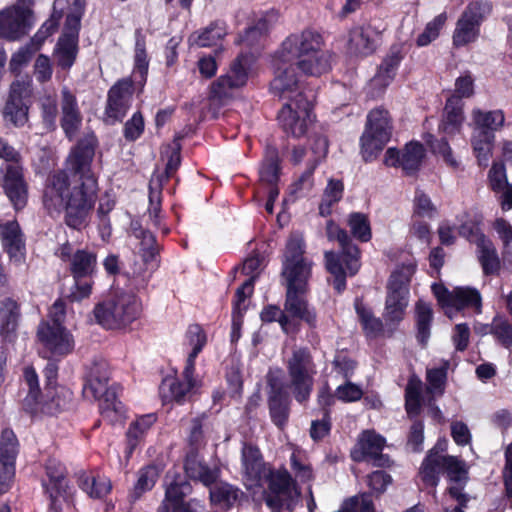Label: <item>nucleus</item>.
Returning <instances> with one entry per match:
<instances>
[{
  "mask_svg": "<svg viewBox=\"0 0 512 512\" xmlns=\"http://www.w3.org/2000/svg\"><path fill=\"white\" fill-rule=\"evenodd\" d=\"M288 383L285 385L300 404L307 402L313 391L316 365L308 348H295L285 360Z\"/></svg>",
  "mask_w": 512,
  "mask_h": 512,
  "instance_id": "39448f33",
  "label": "nucleus"
},
{
  "mask_svg": "<svg viewBox=\"0 0 512 512\" xmlns=\"http://www.w3.org/2000/svg\"><path fill=\"white\" fill-rule=\"evenodd\" d=\"M385 439L371 430L363 431L351 450V458L356 462L372 461L375 467L389 466V458L382 453Z\"/></svg>",
  "mask_w": 512,
  "mask_h": 512,
  "instance_id": "a211bd4d",
  "label": "nucleus"
},
{
  "mask_svg": "<svg viewBox=\"0 0 512 512\" xmlns=\"http://www.w3.org/2000/svg\"><path fill=\"white\" fill-rule=\"evenodd\" d=\"M261 259L259 256L248 257L242 267V272L248 275L249 278L236 290L235 300L233 302V337H235L236 330H238L242 323L243 313L246 311L245 301L253 293V287L258 271L261 267Z\"/></svg>",
  "mask_w": 512,
  "mask_h": 512,
  "instance_id": "6ab92c4d",
  "label": "nucleus"
},
{
  "mask_svg": "<svg viewBox=\"0 0 512 512\" xmlns=\"http://www.w3.org/2000/svg\"><path fill=\"white\" fill-rule=\"evenodd\" d=\"M415 272V266L412 264L403 265L394 271L388 282V291H394L409 294V283Z\"/></svg>",
  "mask_w": 512,
  "mask_h": 512,
  "instance_id": "6e6d98bb",
  "label": "nucleus"
},
{
  "mask_svg": "<svg viewBox=\"0 0 512 512\" xmlns=\"http://www.w3.org/2000/svg\"><path fill=\"white\" fill-rule=\"evenodd\" d=\"M96 322L106 329L126 327L139 318L141 303L127 292L116 293L97 304L93 310Z\"/></svg>",
  "mask_w": 512,
  "mask_h": 512,
  "instance_id": "20e7f679",
  "label": "nucleus"
},
{
  "mask_svg": "<svg viewBox=\"0 0 512 512\" xmlns=\"http://www.w3.org/2000/svg\"><path fill=\"white\" fill-rule=\"evenodd\" d=\"M320 34L305 30L291 34L282 43L275 59V77L270 90L281 99L291 102L297 99V93L308 94L301 87L296 68L303 73L318 76L330 69V55L322 49Z\"/></svg>",
  "mask_w": 512,
  "mask_h": 512,
  "instance_id": "f03ea898",
  "label": "nucleus"
},
{
  "mask_svg": "<svg viewBox=\"0 0 512 512\" xmlns=\"http://www.w3.org/2000/svg\"><path fill=\"white\" fill-rule=\"evenodd\" d=\"M326 234L330 241H337L341 248L339 254L326 251L324 258L326 269L334 277L333 286L335 290L342 293L346 288V274L354 276L360 269V251L352 243L347 232L333 221L327 222Z\"/></svg>",
  "mask_w": 512,
  "mask_h": 512,
  "instance_id": "7ed1b4c3",
  "label": "nucleus"
},
{
  "mask_svg": "<svg viewBox=\"0 0 512 512\" xmlns=\"http://www.w3.org/2000/svg\"><path fill=\"white\" fill-rule=\"evenodd\" d=\"M462 122V103L457 97H450L446 102L439 129L445 134H454L460 130Z\"/></svg>",
  "mask_w": 512,
  "mask_h": 512,
  "instance_id": "e433bc0d",
  "label": "nucleus"
},
{
  "mask_svg": "<svg viewBox=\"0 0 512 512\" xmlns=\"http://www.w3.org/2000/svg\"><path fill=\"white\" fill-rule=\"evenodd\" d=\"M478 260L485 275H491L500 269V260L493 243L488 238H480L477 245Z\"/></svg>",
  "mask_w": 512,
  "mask_h": 512,
  "instance_id": "79ce46f5",
  "label": "nucleus"
},
{
  "mask_svg": "<svg viewBox=\"0 0 512 512\" xmlns=\"http://www.w3.org/2000/svg\"><path fill=\"white\" fill-rule=\"evenodd\" d=\"M0 239L10 259L21 264L25 259V241L18 222L12 220L0 224Z\"/></svg>",
  "mask_w": 512,
  "mask_h": 512,
  "instance_id": "b1692460",
  "label": "nucleus"
},
{
  "mask_svg": "<svg viewBox=\"0 0 512 512\" xmlns=\"http://www.w3.org/2000/svg\"><path fill=\"white\" fill-rule=\"evenodd\" d=\"M227 34L225 24L223 22H214L195 38V43L200 47H209L217 43Z\"/></svg>",
  "mask_w": 512,
  "mask_h": 512,
  "instance_id": "052dcab7",
  "label": "nucleus"
},
{
  "mask_svg": "<svg viewBox=\"0 0 512 512\" xmlns=\"http://www.w3.org/2000/svg\"><path fill=\"white\" fill-rule=\"evenodd\" d=\"M208 487L210 488L209 495L211 502L222 508L232 507L243 495L240 489L229 483L219 482L218 480Z\"/></svg>",
  "mask_w": 512,
  "mask_h": 512,
  "instance_id": "f704fd0d",
  "label": "nucleus"
},
{
  "mask_svg": "<svg viewBox=\"0 0 512 512\" xmlns=\"http://www.w3.org/2000/svg\"><path fill=\"white\" fill-rule=\"evenodd\" d=\"M243 473L251 485L259 482L263 472V459L258 447L244 443L241 451Z\"/></svg>",
  "mask_w": 512,
  "mask_h": 512,
  "instance_id": "2f4dec72",
  "label": "nucleus"
},
{
  "mask_svg": "<svg viewBox=\"0 0 512 512\" xmlns=\"http://www.w3.org/2000/svg\"><path fill=\"white\" fill-rule=\"evenodd\" d=\"M298 495L295 482L287 470H277L270 474L265 502L272 512H279L282 508L293 510Z\"/></svg>",
  "mask_w": 512,
  "mask_h": 512,
  "instance_id": "ddd939ff",
  "label": "nucleus"
},
{
  "mask_svg": "<svg viewBox=\"0 0 512 512\" xmlns=\"http://www.w3.org/2000/svg\"><path fill=\"white\" fill-rule=\"evenodd\" d=\"M110 379L109 365L105 360L94 361L88 369L86 382L83 387L85 397L100 400V409L103 416L111 411L118 412L115 396L108 389Z\"/></svg>",
  "mask_w": 512,
  "mask_h": 512,
  "instance_id": "0eeeda50",
  "label": "nucleus"
},
{
  "mask_svg": "<svg viewBox=\"0 0 512 512\" xmlns=\"http://www.w3.org/2000/svg\"><path fill=\"white\" fill-rule=\"evenodd\" d=\"M251 64L252 60L249 55L240 54L231 64L229 72L212 83L210 98L220 103L231 99L233 91L246 84Z\"/></svg>",
  "mask_w": 512,
  "mask_h": 512,
  "instance_id": "f8f14e48",
  "label": "nucleus"
},
{
  "mask_svg": "<svg viewBox=\"0 0 512 512\" xmlns=\"http://www.w3.org/2000/svg\"><path fill=\"white\" fill-rule=\"evenodd\" d=\"M18 454V440L14 432L5 429L1 435L0 441V462H10L15 464Z\"/></svg>",
  "mask_w": 512,
  "mask_h": 512,
  "instance_id": "680f3d73",
  "label": "nucleus"
},
{
  "mask_svg": "<svg viewBox=\"0 0 512 512\" xmlns=\"http://www.w3.org/2000/svg\"><path fill=\"white\" fill-rule=\"evenodd\" d=\"M449 361H442L439 367L427 369L426 381H427V392L433 397L443 395L445 391V385L447 381V371L449 369Z\"/></svg>",
  "mask_w": 512,
  "mask_h": 512,
  "instance_id": "09e8293b",
  "label": "nucleus"
},
{
  "mask_svg": "<svg viewBox=\"0 0 512 512\" xmlns=\"http://www.w3.org/2000/svg\"><path fill=\"white\" fill-rule=\"evenodd\" d=\"M407 305L408 294L388 291L385 303V319L393 323L401 321Z\"/></svg>",
  "mask_w": 512,
  "mask_h": 512,
  "instance_id": "603ef678",
  "label": "nucleus"
},
{
  "mask_svg": "<svg viewBox=\"0 0 512 512\" xmlns=\"http://www.w3.org/2000/svg\"><path fill=\"white\" fill-rule=\"evenodd\" d=\"M494 139L495 135L492 132L473 130L471 137V145L479 165H488V161L492 155Z\"/></svg>",
  "mask_w": 512,
  "mask_h": 512,
  "instance_id": "58836bf2",
  "label": "nucleus"
},
{
  "mask_svg": "<svg viewBox=\"0 0 512 512\" xmlns=\"http://www.w3.org/2000/svg\"><path fill=\"white\" fill-rule=\"evenodd\" d=\"M33 24V12L25 5L14 4L0 11L1 38L18 40L28 34Z\"/></svg>",
  "mask_w": 512,
  "mask_h": 512,
  "instance_id": "4468645a",
  "label": "nucleus"
},
{
  "mask_svg": "<svg viewBox=\"0 0 512 512\" xmlns=\"http://www.w3.org/2000/svg\"><path fill=\"white\" fill-rule=\"evenodd\" d=\"M442 472H446L449 479L454 482H461L467 478L464 461L455 456L442 455L432 449L421 465L420 477L426 485L435 487Z\"/></svg>",
  "mask_w": 512,
  "mask_h": 512,
  "instance_id": "6e6552de",
  "label": "nucleus"
},
{
  "mask_svg": "<svg viewBox=\"0 0 512 512\" xmlns=\"http://www.w3.org/2000/svg\"><path fill=\"white\" fill-rule=\"evenodd\" d=\"M328 153V140L324 136H316L313 138L310 148L308 149V163L318 166Z\"/></svg>",
  "mask_w": 512,
  "mask_h": 512,
  "instance_id": "774afa93",
  "label": "nucleus"
},
{
  "mask_svg": "<svg viewBox=\"0 0 512 512\" xmlns=\"http://www.w3.org/2000/svg\"><path fill=\"white\" fill-rule=\"evenodd\" d=\"M344 193V184L339 179H329L323 191L321 203L319 205V213L321 216H328L332 212V207L338 203Z\"/></svg>",
  "mask_w": 512,
  "mask_h": 512,
  "instance_id": "de8ad7c7",
  "label": "nucleus"
},
{
  "mask_svg": "<svg viewBox=\"0 0 512 512\" xmlns=\"http://www.w3.org/2000/svg\"><path fill=\"white\" fill-rule=\"evenodd\" d=\"M432 291L449 318L453 317V312L462 309H472L477 314L482 312V297L475 288L456 287L449 291L442 284H433Z\"/></svg>",
  "mask_w": 512,
  "mask_h": 512,
  "instance_id": "9b49d317",
  "label": "nucleus"
},
{
  "mask_svg": "<svg viewBox=\"0 0 512 512\" xmlns=\"http://www.w3.org/2000/svg\"><path fill=\"white\" fill-rule=\"evenodd\" d=\"M133 81L123 78L117 81L108 91L103 121L108 125L121 122L132 104Z\"/></svg>",
  "mask_w": 512,
  "mask_h": 512,
  "instance_id": "2eb2a0df",
  "label": "nucleus"
},
{
  "mask_svg": "<svg viewBox=\"0 0 512 512\" xmlns=\"http://www.w3.org/2000/svg\"><path fill=\"white\" fill-rule=\"evenodd\" d=\"M148 66L149 61L146 53L145 36L139 28L135 31L134 77H139L141 82H145L148 73Z\"/></svg>",
  "mask_w": 512,
  "mask_h": 512,
  "instance_id": "8fccbe9b",
  "label": "nucleus"
},
{
  "mask_svg": "<svg viewBox=\"0 0 512 512\" xmlns=\"http://www.w3.org/2000/svg\"><path fill=\"white\" fill-rule=\"evenodd\" d=\"M425 140L432 152L441 156L450 168L453 170L460 169V162L453 155V151L446 140H437L432 134H428Z\"/></svg>",
  "mask_w": 512,
  "mask_h": 512,
  "instance_id": "13d9d810",
  "label": "nucleus"
},
{
  "mask_svg": "<svg viewBox=\"0 0 512 512\" xmlns=\"http://www.w3.org/2000/svg\"><path fill=\"white\" fill-rule=\"evenodd\" d=\"M307 291H298L297 289H286L285 311L293 317L304 320L309 326H316V314L308 306L305 299Z\"/></svg>",
  "mask_w": 512,
  "mask_h": 512,
  "instance_id": "c756f323",
  "label": "nucleus"
},
{
  "mask_svg": "<svg viewBox=\"0 0 512 512\" xmlns=\"http://www.w3.org/2000/svg\"><path fill=\"white\" fill-rule=\"evenodd\" d=\"M493 336L506 348L512 346V324L503 316L493 318Z\"/></svg>",
  "mask_w": 512,
  "mask_h": 512,
  "instance_id": "69168bd1",
  "label": "nucleus"
},
{
  "mask_svg": "<svg viewBox=\"0 0 512 512\" xmlns=\"http://www.w3.org/2000/svg\"><path fill=\"white\" fill-rule=\"evenodd\" d=\"M184 470L190 479L199 481L204 486H211L220 477V469L209 467L199 458L198 452L186 453Z\"/></svg>",
  "mask_w": 512,
  "mask_h": 512,
  "instance_id": "c85d7f7f",
  "label": "nucleus"
},
{
  "mask_svg": "<svg viewBox=\"0 0 512 512\" xmlns=\"http://www.w3.org/2000/svg\"><path fill=\"white\" fill-rule=\"evenodd\" d=\"M475 131L483 132L497 131L504 125L505 116L502 110L482 111L474 109L472 112Z\"/></svg>",
  "mask_w": 512,
  "mask_h": 512,
  "instance_id": "4c0bfd02",
  "label": "nucleus"
},
{
  "mask_svg": "<svg viewBox=\"0 0 512 512\" xmlns=\"http://www.w3.org/2000/svg\"><path fill=\"white\" fill-rule=\"evenodd\" d=\"M194 371L187 376L185 369L182 376L184 381H179L175 378H166L162 381L159 391L164 402L175 401L179 404L185 402L191 393L199 386V381L194 378Z\"/></svg>",
  "mask_w": 512,
  "mask_h": 512,
  "instance_id": "5701e85b",
  "label": "nucleus"
},
{
  "mask_svg": "<svg viewBox=\"0 0 512 512\" xmlns=\"http://www.w3.org/2000/svg\"><path fill=\"white\" fill-rule=\"evenodd\" d=\"M355 309L368 337H376L382 332L383 323L381 319L375 317L369 309L358 301L355 303Z\"/></svg>",
  "mask_w": 512,
  "mask_h": 512,
  "instance_id": "4d7b16f0",
  "label": "nucleus"
},
{
  "mask_svg": "<svg viewBox=\"0 0 512 512\" xmlns=\"http://www.w3.org/2000/svg\"><path fill=\"white\" fill-rule=\"evenodd\" d=\"M276 19L277 15L274 12H267L265 15L260 17L254 25L249 26L245 30L240 41L248 46L255 45L267 34Z\"/></svg>",
  "mask_w": 512,
  "mask_h": 512,
  "instance_id": "37998d69",
  "label": "nucleus"
},
{
  "mask_svg": "<svg viewBox=\"0 0 512 512\" xmlns=\"http://www.w3.org/2000/svg\"><path fill=\"white\" fill-rule=\"evenodd\" d=\"M305 253L304 236L300 232H292L286 242L282 265L310 262Z\"/></svg>",
  "mask_w": 512,
  "mask_h": 512,
  "instance_id": "49530a36",
  "label": "nucleus"
},
{
  "mask_svg": "<svg viewBox=\"0 0 512 512\" xmlns=\"http://www.w3.org/2000/svg\"><path fill=\"white\" fill-rule=\"evenodd\" d=\"M78 54V40L72 38L60 37L54 50V57L57 65L64 69L69 70Z\"/></svg>",
  "mask_w": 512,
  "mask_h": 512,
  "instance_id": "a19ab883",
  "label": "nucleus"
},
{
  "mask_svg": "<svg viewBox=\"0 0 512 512\" xmlns=\"http://www.w3.org/2000/svg\"><path fill=\"white\" fill-rule=\"evenodd\" d=\"M446 20V13H440L432 21L428 22L424 31L417 38V45L424 47L435 40L439 36L440 30L445 25Z\"/></svg>",
  "mask_w": 512,
  "mask_h": 512,
  "instance_id": "0e129e2a",
  "label": "nucleus"
},
{
  "mask_svg": "<svg viewBox=\"0 0 512 512\" xmlns=\"http://www.w3.org/2000/svg\"><path fill=\"white\" fill-rule=\"evenodd\" d=\"M187 338L189 345L192 346V351L189 353L186 366L185 374L189 376L192 370H195V359L198 354L202 351L206 344V335L198 325H192L187 331Z\"/></svg>",
  "mask_w": 512,
  "mask_h": 512,
  "instance_id": "864d4df0",
  "label": "nucleus"
},
{
  "mask_svg": "<svg viewBox=\"0 0 512 512\" xmlns=\"http://www.w3.org/2000/svg\"><path fill=\"white\" fill-rule=\"evenodd\" d=\"M95 140L78 142L66 160V168L51 173L43 191V204L49 214L64 211L65 224L75 230L86 228L97 200V178L91 170Z\"/></svg>",
  "mask_w": 512,
  "mask_h": 512,
  "instance_id": "f257e3e1",
  "label": "nucleus"
},
{
  "mask_svg": "<svg viewBox=\"0 0 512 512\" xmlns=\"http://www.w3.org/2000/svg\"><path fill=\"white\" fill-rule=\"evenodd\" d=\"M43 123L48 129H54L58 115L57 100L52 95H46L40 100Z\"/></svg>",
  "mask_w": 512,
  "mask_h": 512,
  "instance_id": "338daca9",
  "label": "nucleus"
},
{
  "mask_svg": "<svg viewBox=\"0 0 512 512\" xmlns=\"http://www.w3.org/2000/svg\"><path fill=\"white\" fill-rule=\"evenodd\" d=\"M313 93H297V99L287 102L278 114V119L283 130L299 138L303 136L309 125L313 122L312 98Z\"/></svg>",
  "mask_w": 512,
  "mask_h": 512,
  "instance_id": "1a4fd4ad",
  "label": "nucleus"
},
{
  "mask_svg": "<svg viewBox=\"0 0 512 512\" xmlns=\"http://www.w3.org/2000/svg\"><path fill=\"white\" fill-rule=\"evenodd\" d=\"M30 97L29 87L21 81H14L2 110L3 120L14 127H23L28 122Z\"/></svg>",
  "mask_w": 512,
  "mask_h": 512,
  "instance_id": "f3484780",
  "label": "nucleus"
},
{
  "mask_svg": "<svg viewBox=\"0 0 512 512\" xmlns=\"http://www.w3.org/2000/svg\"><path fill=\"white\" fill-rule=\"evenodd\" d=\"M96 264V254L86 249L77 250L70 258V270L74 279L91 277Z\"/></svg>",
  "mask_w": 512,
  "mask_h": 512,
  "instance_id": "72a5a7b5",
  "label": "nucleus"
},
{
  "mask_svg": "<svg viewBox=\"0 0 512 512\" xmlns=\"http://www.w3.org/2000/svg\"><path fill=\"white\" fill-rule=\"evenodd\" d=\"M136 237L140 239V254L144 263L155 269L157 267L156 257L159 253V246L156 243V239L149 231L140 230L136 233Z\"/></svg>",
  "mask_w": 512,
  "mask_h": 512,
  "instance_id": "5fc2aeb1",
  "label": "nucleus"
},
{
  "mask_svg": "<svg viewBox=\"0 0 512 512\" xmlns=\"http://www.w3.org/2000/svg\"><path fill=\"white\" fill-rule=\"evenodd\" d=\"M492 7L487 1L471 2L463 11L453 32V45L463 47L476 41L480 26L491 13Z\"/></svg>",
  "mask_w": 512,
  "mask_h": 512,
  "instance_id": "9d476101",
  "label": "nucleus"
},
{
  "mask_svg": "<svg viewBox=\"0 0 512 512\" xmlns=\"http://www.w3.org/2000/svg\"><path fill=\"white\" fill-rule=\"evenodd\" d=\"M381 33L382 30L372 24L353 28L349 36L350 51L361 56L371 55L378 46Z\"/></svg>",
  "mask_w": 512,
  "mask_h": 512,
  "instance_id": "4be33fe9",
  "label": "nucleus"
},
{
  "mask_svg": "<svg viewBox=\"0 0 512 512\" xmlns=\"http://www.w3.org/2000/svg\"><path fill=\"white\" fill-rule=\"evenodd\" d=\"M61 126L66 136L72 139L79 129L82 117L76 96L64 86L61 90Z\"/></svg>",
  "mask_w": 512,
  "mask_h": 512,
  "instance_id": "cd10ccee",
  "label": "nucleus"
},
{
  "mask_svg": "<svg viewBox=\"0 0 512 512\" xmlns=\"http://www.w3.org/2000/svg\"><path fill=\"white\" fill-rule=\"evenodd\" d=\"M415 317L417 325V338L425 345L430 337V326L433 319V310L430 303L419 300L415 305Z\"/></svg>",
  "mask_w": 512,
  "mask_h": 512,
  "instance_id": "a18cd8bd",
  "label": "nucleus"
},
{
  "mask_svg": "<svg viewBox=\"0 0 512 512\" xmlns=\"http://www.w3.org/2000/svg\"><path fill=\"white\" fill-rule=\"evenodd\" d=\"M407 53L404 43L393 44L371 81L375 87L385 88L394 79L398 66Z\"/></svg>",
  "mask_w": 512,
  "mask_h": 512,
  "instance_id": "bb28decb",
  "label": "nucleus"
},
{
  "mask_svg": "<svg viewBox=\"0 0 512 512\" xmlns=\"http://www.w3.org/2000/svg\"><path fill=\"white\" fill-rule=\"evenodd\" d=\"M425 156V149L419 142L406 144L401 154V167L407 174L416 172Z\"/></svg>",
  "mask_w": 512,
  "mask_h": 512,
  "instance_id": "3c124183",
  "label": "nucleus"
},
{
  "mask_svg": "<svg viewBox=\"0 0 512 512\" xmlns=\"http://www.w3.org/2000/svg\"><path fill=\"white\" fill-rule=\"evenodd\" d=\"M160 474V470L156 465H147L141 468L137 472L136 482L129 493L130 502H135L141 498V496L150 491Z\"/></svg>",
  "mask_w": 512,
  "mask_h": 512,
  "instance_id": "c9c22d12",
  "label": "nucleus"
},
{
  "mask_svg": "<svg viewBox=\"0 0 512 512\" xmlns=\"http://www.w3.org/2000/svg\"><path fill=\"white\" fill-rule=\"evenodd\" d=\"M156 415L154 413L145 414L138 417L136 420L131 422L126 432L127 442L129 446V452L131 453L139 442L145 437L147 432L156 422Z\"/></svg>",
  "mask_w": 512,
  "mask_h": 512,
  "instance_id": "ea45409f",
  "label": "nucleus"
},
{
  "mask_svg": "<svg viewBox=\"0 0 512 512\" xmlns=\"http://www.w3.org/2000/svg\"><path fill=\"white\" fill-rule=\"evenodd\" d=\"M78 485L92 498H102L107 495L111 490V483L104 477H98L80 472L78 475Z\"/></svg>",
  "mask_w": 512,
  "mask_h": 512,
  "instance_id": "c03bdc74",
  "label": "nucleus"
},
{
  "mask_svg": "<svg viewBox=\"0 0 512 512\" xmlns=\"http://www.w3.org/2000/svg\"><path fill=\"white\" fill-rule=\"evenodd\" d=\"M37 337L44 346L40 354L44 358L50 356H63L74 348V340L71 334L62 325H51L50 322H42L37 330Z\"/></svg>",
  "mask_w": 512,
  "mask_h": 512,
  "instance_id": "dca6fc26",
  "label": "nucleus"
},
{
  "mask_svg": "<svg viewBox=\"0 0 512 512\" xmlns=\"http://www.w3.org/2000/svg\"><path fill=\"white\" fill-rule=\"evenodd\" d=\"M45 400L38 401L41 410L47 414H56L66 409L72 401V392L65 387H45Z\"/></svg>",
  "mask_w": 512,
  "mask_h": 512,
  "instance_id": "473e14b6",
  "label": "nucleus"
},
{
  "mask_svg": "<svg viewBox=\"0 0 512 512\" xmlns=\"http://www.w3.org/2000/svg\"><path fill=\"white\" fill-rule=\"evenodd\" d=\"M45 469L47 481L43 482V487L50 499V511L60 512L68 489L66 468L57 459L50 458Z\"/></svg>",
  "mask_w": 512,
  "mask_h": 512,
  "instance_id": "aec40b11",
  "label": "nucleus"
},
{
  "mask_svg": "<svg viewBox=\"0 0 512 512\" xmlns=\"http://www.w3.org/2000/svg\"><path fill=\"white\" fill-rule=\"evenodd\" d=\"M189 447L188 452H198L206 445V436L202 418H194L186 438Z\"/></svg>",
  "mask_w": 512,
  "mask_h": 512,
  "instance_id": "e2e57ef3",
  "label": "nucleus"
},
{
  "mask_svg": "<svg viewBox=\"0 0 512 512\" xmlns=\"http://www.w3.org/2000/svg\"><path fill=\"white\" fill-rule=\"evenodd\" d=\"M21 320L20 303L6 297L0 301V335L4 341L13 342L17 338V330Z\"/></svg>",
  "mask_w": 512,
  "mask_h": 512,
  "instance_id": "a878e982",
  "label": "nucleus"
},
{
  "mask_svg": "<svg viewBox=\"0 0 512 512\" xmlns=\"http://www.w3.org/2000/svg\"><path fill=\"white\" fill-rule=\"evenodd\" d=\"M312 265V261L282 265L281 276L285 280L286 289L308 291Z\"/></svg>",
  "mask_w": 512,
  "mask_h": 512,
  "instance_id": "7c9ffc66",
  "label": "nucleus"
},
{
  "mask_svg": "<svg viewBox=\"0 0 512 512\" xmlns=\"http://www.w3.org/2000/svg\"><path fill=\"white\" fill-rule=\"evenodd\" d=\"M392 135V123L389 112L376 108L367 115L365 130L361 136V153L363 159L372 161L382 151Z\"/></svg>",
  "mask_w": 512,
  "mask_h": 512,
  "instance_id": "423d86ee",
  "label": "nucleus"
},
{
  "mask_svg": "<svg viewBox=\"0 0 512 512\" xmlns=\"http://www.w3.org/2000/svg\"><path fill=\"white\" fill-rule=\"evenodd\" d=\"M2 186L16 209H21L26 205L27 187L20 167L15 165L5 167Z\"/></svg>",
  "mask_w": 512,
  "mask_h": 512,
  "instance_id": "393cba45",
  "label": "nucleus"
},
{
  "mask_svg": "<svg viewBox=\"0 0 512 512\" xmlns=\"http://www.w3.org/2000/svg\"><path fill=\"white\" fill-rule=\"evenodd\" d=\"M267 383L270 387L269 409L272 421L278 427L286 424L289 414V394L282 380L272 371L267 375Z\"/></svg>",
  "mask_w": 512,
  "mask_h": 512,
  "instance_id": "412c9836",
  "label": "nucleus"
},
{
  "mask_svg": "<svg viewBox=\"0 0 512 512\" xmlns=\"http://www.w3.org/2000/svg\"><path fill=\"white\" fill-rule=\"evenodd\" d=\"M348 225L351 233L355 238L362 242H367L371 239V228L368 217L359 212L349 215Z\"/></svg>",
  "mask_w": 512,
  "mask_h": 512,
  "instance_id": "bf43d9fd",
  "label": "nucleus"
}]
</instances>
